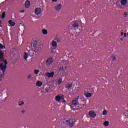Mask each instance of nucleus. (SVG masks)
<instances>
[{
  "label": "nucleus",
  "instance_id": "obj_14",
  "mask_svg": "<svg viewBox=\"0 0 128 128\" xmlns=\"http://www.w3.org/2000/svg\"><path fill=\"white\" fill-rule=\"evenodd\" d=\"M9 24H10L11 26H16V23L14 21L10 20H9Z\"/></svg>",
  "mask_w": 128,
  "mask_h": 128
},
{
  "label": "nucleus",
  "instance_id": "obj_35",
  "mask_svg": "<svg viewBox=\"0 0 128 128\" xmlns=\"http://www.w3.org/2000/svg\"><path fill=\"white\" fill-rule=\"evenodd\" d=\"M124 35V32L121 33V36H123Z\"/></svg>",
  "mask_w": 128,
  "mask_h": 128
},
{
  "label": "nucleus",
  "instance_id": "obj_41",
  "mask_svg": "<svg viewBox=\"0 0 128 128\" xmlns=\"http://www.w3.org/2000/svg\"><path fill=\"white\" fill-rule=\"evenodd\" d=\"M66 101H64V102H65Z\"/></svg>",
  "mask_w": 128,
  "mask_h": 128
},
{
  "label": "nucleus",
  "instance_id": "obj_2",
  "mask_svg": "<svg viewBox=\"0 0 128 128\" xmlns=\"http://www.w3.org/2000/svg\"><path fill=\"white\" fill-rule=\"evenodd\" d=\"M6 64H8V62H6V60H4L3 63L1 64L0 66V70L2 72H0V82L4 78V74L6 73Z\"/></svg>",
  "mask_w": 128,
  "mask_h": 128
},
{
  "label": "nucleus",
  "instance_id": "obj_10",
  "mask_svg": "<svg viewBox=\"0 0 128 128\" xmlns=\"http://www.w3.org/2000/svg\"><path fill=\"white\" fill-rule=\"evenodd\" d=\"M24 6L26 8H30V0L26 1Z\"/></svg>",
  "mask_w": 128,
  "mask_h": 128
},
{
  "label": "nucleus",
  "instance_id": "obj_13",
  "mask_svg": "<svg viewBox=\"0 0 128 128\" xmlns=\"http://www.w3.org/2000/svg\"><path fill=\"white\" fill-rule=\"evenodd\" d=\"M62 4H58L56 7V10L57 12H60V10H62Z\"/></svg>",
  "mask_w": 128,
  "mask_h": 128
},
{
  "label": "nucleus",
  "instance_id": "obj_4",
  "mask_svg": "<svg viewBox=\"0 0 128 128\" xmlns=\"http://www.w3.org/2000/svg\"><path fill=\"white\" fill-rule=\"evenodd\" d=\"M78 98H80V96H78V98H76L74 100L72 101V106H76L80 104L78 103Z\"/></svg>",
  "mask_w": 128,
  "mask_h": 128
},
{
  "label": "nucleus",
  "instance_id": "obj_7",
  "mask_svg": "<svg viewBox=\"0 0 128 128\" xmlns=\"http://www.w3.org/2000/svg\"><path fill=\"white\" fill-rule=\"evenodd\" d=\"M66 122L68 124L70 128H72L74 124V120L70 119L66 121Z\"/></svg>",
  "mask_w": 128,
  "mask_h": 128
},
{
  "label": "nucleus",
  "instance_id": "obj_33",
  "mask_svg": "<svg viewBox=\"0 0 128 128\" xmlns=\"http://www.w3.org/2000/svg\"><path fill=\"white\" fill-rule=\"evenodd\" d=\"M126 36H128V34L126 33L125 34H124V38H126Z\"/></svg>",
  "mask_w": 128,
  "mask_h": 128
},
{
  "label": "nucleus",
  "instance_id": "obj_32",
  "mask_svg": "<svg viewBox=\"0 0 128 128\" xmlns=\"http://www.w3.org/2000/svg\"><path fill=\"white\" fill-rule=\"evenodd\" d=\"M52 0V2H58V0Z\"/></svg>",
  "mask_w": 128,
  "mask_h": 128
},
{
  "label": "nucleus",
  "instance_id": "obj_26",
  "mask_svg": "<svg viewBox=\"0 0 128 128\" xmlns=\"http://www.w3.org/2000/svg\"><path fill=\"white\" fill-rule=\"evenodd\" d=\"M24 58L25 60H26L28 59V54L26 53H25L24 54Z\"/></svg>",
  "mask_w": 128,
  "mask_h": 128
},
{
  "label": "nucleus",
  "instance_id": "obj_24",
  "mask_svg": "<svg viewBox=\"0 0 128 128\" xmlns=\"http://www.w3.org/2000/svg\"><path fill=\"white\" fill-rule=\"evenodd\" d=\"M34 74H35L36 76H38V74H40V70H35Z\"/></svg>",
  "mask_w": 128,
  "mask_h": 128
},
{
  "label": "nucleus",
  "instance_id": "obj_16",
  "mask_svg": "<svg viewBox=\"0 0 128 128\" xmlns=\"http://www.w3.org/2000/svg\"><path fill=\"white\" fill-rule=\"evenodd\" d=\"M72 85L70 84H67V85L66 86V88H67V90H70L72 89Z\"/></svg>",
  "mask_w": 128,
  "mask_h": 128
},
{
  "label": "nucleus",
  "instance_id": "obj_39",
  "mask_svg": "<svg viewBox=\"0 0 128 128\" xmlns=\"http://www.w3.org/2000/svg\"><path fill=\"white\" fill-rule=\"evenodd\" d=\"M46 92H48V89H46Z\"/></svg>",
  "mask_w": 128,
  "mask_h": 128
},
{
  "label": "nucleus",
  "instance_id": "obj_38",
  "mask_svg": "<svg viewBox=\"0 0 128 128\" xmlns=\"http://www.w3.org/2000/svg\"><path fill=\"white\" fill-rule=\"evenodd\" d=\"M22 114H24V112H26V111L22 110Z\"/></svg>",
  "mask_w": 128,
  "mask_h": 128
},
{
  "label": "nucleus",
  "instance_id": "obj_3",
  "mask_svg": "<svg viewBox=\"0 0 128 128\" xmlns=\"http://www.w3.org/2000/svg\"><path fill=\"white\" fill-rule=\"evenodd\" d=\"M66 64H68V62L66 61H62L60 64V72H62V74H66L68 72V66H66Z\"/></svg>",
  "mask_w": 128,
  "mask_h": 128
},
{
  "label": "nucleus",
  "instance_id": "obj_8",
  "mask_svg": "<svg viewBox=\"0 0 128 128\" xmlns=\"http://www.w3.org/2000/svg\"><path fill=\"white\" fill-rule=\"evenodd\" d=\"M54 60L52 58H49L46 62V64H47V66H50V64H52V63L54 62Z\"/></svg>",
  "mask_w": 128,
  "mask_h": 128
},
{
  "label": "nucleus",
  "instance_id": "obj_5",
  "mask_svg": "<svg viewBox=\"0 0 128 128\" xmlns=\"http://www.w3.org/2000/svg\"><path fill=\"white\" fill-rule=\"evenodd\" d=\"M70 28H74V30H78L80 28V25H78V23L76 22L74 24H70Z\"/></svg>",
  "mask_w": 128,
  "mask_h": 128
},
{
  "label": "nucleus",
  "instance_id": "obj_29",
  "mask_svg": "<svg viewBox=\"0 0 128 128\" xmlns=\"http://www.w3.org/2000/svg\"><path fill=\"white\" fill-rule=\"evenodd\" d=\"M32 75H29L28 76V80H32Z\"/></svg>",
  "mask_w": 128,
  "mask_h": 128
},
{
  "label": "nucleus",
  "instance_id": "obj_25",
  "mask_svg": "<svg viewBox=\"0 0 128 128\" xmlns=\"http://www.w3.org/2000/svg\"><path fill=\"white\" fill-rule=\"evenodd\" d=\"M58 84L60 86V84H62V78H60L58 81Z\"/></svg>",
  "mask_w": 128,
  "mask_h": 128
},
{
  "label": "nucleus",
  "instance_id": "obj_28",
  "mask_svg": "<svg viewBox=\"0 0 128 128\" xmlns=\"http://www.w3.org/2000/svg\"><path fill=\"white\" fill-rule=\"evenodd\" d=\"M6 18V13L5 12H4L2 13V18Z\"/></svg>",
  "mask_w": 128,
  "mask_h": 128
},
{
  "label": "nucleus",
  "instance_id": "obj_34",
  "mask_svg": "<svg viewBox=\"0 0 128 128\" xmlns=\"http://www.w3.org/2000/svg\"><path fill=\"white\" fill-rule=\"evenodd\" d=\"M112 58H113V62H114V60H116V57H114V56H113Z\"/></svg>",
  "mask_w": 128,
  "mask_h": 128
},
{
  "label": "nucleus",
  "instance_id": "obj_36",
  "mask_svg": "<svg viewBox=\"0 0 128 128\" xmlns=\"http://www.w3.org/2000/svg\"><path fill=\"white\" fill-rule=\"evenodd\" d=\"M2 20H0V28H2Z\"/></svg>",
  "mask_w": 128,
  "mask_h": 128
},
{
  "label": "nucleus",
  "instance_id": "obj_19",
  "mask_svg": "<svg viewBox=\"0 0 128 128\" xmlns=\"http://www.w3.org/2000/svg\"><path fill=\"white\" fill-rule=\"evenodd\" d=\"M56 102H60V100H62V97L60 96H56Z\"/></svg>",
  "mask_w": 128,
  "mask_h": 128
},
{
  "label": "nucleus",
  "instance_id": "obj_22",
  "mask_svg": "<svg viewBox=\"0 0 128 128\" xmlns=\"http://www.w3.org/2000/svg\"><path fill=\"white\" fill-rule=\"evenodd\" d=\"M104 126H110V122L106 121L104 122Z\"/></svg>",
  "mask_w": 128,
  "mask_h": 128
},
{
  "label": "nucleus",
  "instance_id": "obj_30",
  "mask_svg": "<svg viewBox=\"0 0 128 128\" xmlns=\"http://www.w3.org/2000/svg\"><path fill=\"white\" fill-rule=\"evenodd\" d=\"M123 16H124V18L128 17V13L127 12L124 13V14Z\"/></svg>",
  "mask_w": 128,
  "mask_h": 128
},
{
  "label": "nucleus",
  "instance_id": "obj_15",
  "mask_svg": "<svg viewBox=\"0 0 128 128\" xmlns=\"http://www.w3.org/2000/svg\"><path fill=\"white\" fill-rule=\"evenodd\" d=\"M128 4V0H122L121 4L122 6H126Z\"/></svg>",
  "mask_w": 128,
  "mask_h": 128
},
{
  "label": "nucleus",
  "instance_id": "obj_37",
  "mask_svg": "<svg viewBox=\"0 0 128 128\" xmlns=\"http://www.w3.org/2000/svg\"><path fill=\"white\" fill-rule=\"evenodd\" d=\"M24 12H25L24 10H22V11L20 12H21L22 14H24Z\"/></svg>",
  "mask_w": 128,
  "mask_h": 128
},
{
  "label": "nucleus",
  "instance_id": "obj_12",
  "mask_svg": "<svg viewBox=\"0 0 128 128\" xmlns=\"http://www.w3.org/2000/svg\"><path fill=\"white\" fill-rule=\"evenodd\" d=\"M54 72H52V73H47L46 76L48 78H54Z\"/></svg>",
  "mask_w": 128,
  "mask_h": 128
},
{
  "label": "nucleus",
  "instance_id": "obj_20",
  "mask_svg": "<svg viewBox=\"0 0 128 128\" xmlns=\"http://www.w3.org/2000/svg\"><path fill=\"white\" fill-rule=\"evenodd\" d=\"M85 96L86 98H90L92 96V94H90V93H86L85 94Z\"/></svg>",
  "mask_w": 128,
  "mask_h": 128
},
{
  "label": "nucleus",
  "instance_id": "obj_27",
  "mask_svg": "<svg viewBox=\"0 0 128 128\" xmlns=\"http://www.w3.org/2000/svg\"><path fill=\"white\" fill-rule=\"evenodd\" d=\"M106 114H108V112L106 110H105L103 112V116H106Z\"/></svg>",
  "mask_w": 128,
  "mask_h": 128
},
{
  "label": "nucleus",
  "instance_id": "obj_23",
  "mask_svg": "<svg viewBox=\"0 0 128 128\" xmlns=\"http://www.w3.org/2000/svg\"><path fill=\"white\" fill-rule=\"evenodd\" d=\"M6 48V46H3L2 44L0 43V50H4Z\"/></svg>",
  "mask_w": 128,
  "mask_h": 128
},
{
  "label": "nucleus",
  "instance_id": "obj_21",
  "mask_svg": "<svg viewBox=\"0 0 128 128\" xmlns=\"http://www.w3.org/2000/svg\"><path fill=\"white\" fill-rule=\"evenodd\" d=\"M4 58V53L0 51V60Z\"/></svg>",
  "mask_w": 128,
  "mask_h": 128
},
{
  "label": "nucleus",
  "instance_id": "obj_18",
  "mask_svg": "<svg viewBox=\"0 0 128 128\" xmlns=\"http://www.w3.org/2000/svg\"><path fill=\"white\" fill-rule=\"evenodd\" d=\"M36 85V86H38V88H40L42 86V82H37Z\"/></svg>",
  "mask_w": 128,
  "mask_h": 128
},
{
  "label": "nucleus",
  "instance_id": "obj_9",
  "mask_svg": "<svg viewBox=\"0 0 128 128\" xmlns=\"http://www.w3.org/2000/svg\"><path fill=\"white\" fill-rule=\"evenodd\" d=\"M89 116L90 118H94L96 116V112L94 111H90L89 112Z\"/></svg>",
  "mask_w": 128,
  "mask_h": 128
},
{
  "label": "nucleus",
  "instance_id": "obj_11",
  "mask_svg": "<svg viewBox=\"0 0 128 128\" xmlns=\"http://www.w3.org/2000/svg\"><path fill=\"white\" fill-rule=\"evenodd\" d=\"M52 50H56V46H58V43L56 41H53L52 42Z\"/></svg>",
  "mask_w": 128,
  "mask_h": 128
},
{
  "label": "nucleus",
  "instance_id": "obj_6",
  "mask_svg": "<svg viewBox=\"0 0 128 128\" xmlns=\"http://www.w3.org/2000/svg\"><path fill=\"white\" fill-rule=\"evenodd\" d=\"M42 12V10L40 8H37L35 10V14L36 16H40Z\"/></svg>",
  "mask_w": 128,
  "mask_h": 128
},
{
  "label": "nucleus",
  "instance_id": "obj_40",
  "mask_svg": "<svg viewBox=\"0 0 128 128\" xmlns=\"http://www.w3.org/2000/svg\"><path fill=\"white\" fill-rule=\"evenodd\" d=\"M33 54H34V53H33Z\"/></svg>",
  "mask_w": 128,
  "mask_h": 128
},
{
  "label": "nucleus",
  "instance_id": "obj_1",
  "mask_svg": "<svg viewBox=\"0 0 128 128\" xmlns=\"http://www.w3.org/2000/svg\"><path fill=\"white\" fill-rule=\"evenodd\" d=\"M34 49L33 50L35 52V54H38L42 52V44L40 42L38 39H34L33 40Z\"/></svg>",
  "mask_w": 128,
  "mask_h": 128
},
{
  "label": "nucleus",
  "instance_id": "obj_17",
  "mask_svg": "<svg viewBox=\"0 0 128 128\" xmlns=\"http://www.w3.org/2000/svg\"><path fill=\"white\" fill-rule=\"evenodd\" d=\"M42 32L43 34H44V36H46V34H48V30H46V29H44L43 30H42Z\"/></svg>",
  "mask_w": 128,
  "mask_h": 128
},
{
  "label": "nucleus",
  "instance_id": "obj_31",
  "mask_svg": "<svg viewBox=\"0 0 128 128\" xmlns=\"http://www.w3.org/2000/svg\"><path fill=\"white\" fill-rule=\"evenodd\" d=\"M24 104V102H22V104H19V106H22Z\"/></svg>",
  "mask_w": 128,
  "mask_h": 128
}]
</instances>
